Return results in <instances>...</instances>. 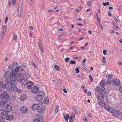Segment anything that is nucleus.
<instances>
[{
  "instance_id": "33",
  "label": "nucleus",
  "mask_w": 122,
  "mask_h": 122,
  "mask_svg": "<svg viewBox=\"0 0 122 122\" xmlns=\"http://www.w3.org/2000/svg\"><path fill=\"white\" fill-rule=\"evenodd\" d=\"M59 110V106L58 105H56V107L55 109V113H57Z\"/></svg>"
},
{
  "instance_id": "31",
  "label": "nucleus",
  "mask_w": 122,
  "mask_h": 122,
  "mask_svg": "<svg viewBox=\"0 0 122 122\" xmlns=\"http://www.w3.org/2000/svg\"><path fill=\"white\" fill-rule=\"evenodd\" d=\"M39 49H40L42 53H43L44 51V50L43 47H42V46H39Z\"/></svg>"
},
{
  "instance_id": "35",
  "label": "nucleus",
  "mask_w": 122,
  "mask_h": 122,
  "mask_svg": "<svg viewBox=\"0 0 122 122\" xmlns=\"http://www.w3.org/2000/svg\"><path fill=\"white\" fill-rule=\"evenodd\" d=\"M54 67L55 69H56L58 71H59L60 69V67L57 65H55L54 66Z\"/></svg>"
},
{
  "instance_id": "54",
  "label": "nucleus",
  "mask_w": 122,
  "mask_h": 122,
  "mask_svg": "<svg viewBox=\"0 0 122 122\" xmlns=\"http://www.w3.org/2000/svg\"><path fill=\"white\" fill-rule=\"evenodd\" d=\"M87 4L89 6H90L92 5L90 1H88Z\"/></svg>"
},
{
  "instance_id": "7",
  "label": "nucleus",
  "mask_w": 122,
  "mask_h": 122,
  "mask_svg": "<svg viewBox=\"0 0 122 122\" xmlns=\"http://www.w3.org/2000/svg\"><path fill=\"white\" fill-rule=\"evenodd\" d=\"M111 112L112 115L114 117H118L119 115V112L118 110L113 109L112 110Z\"/></svg>"
},
{
  "instance_id": "41",
  "label": "nucleus",
  "mask_w": 122,
  "mask_h": 122,
  "mask_svg": "<svg viewBox=\"0 0 122 122\" xmlns=\"http://www.w3.org/2000/svg\"><path fill=\"white\" fill-rule=\"evenodd\" d=\"M103 5L104 6H106L107 5H109V3L108 2H106L105 3L103 2L102 3Z\"/></svg>"
},
{
  "instance_id": "57",
  "label": "nucleus",
  "mask_w": 122,
  "mask_h": 122,
  "mask_svg": "<svg viewBox=\"0 0 122 122\" xmlns=\"http://www.w3.org/2000/svg\"><path fill=\"white\" fill-rule=\"evenodd\" d=\"M38 44L39 46H42V45H41V41H40V40L39 41Z\"/></svg>"
},
{
  "instance_id": "51",
  "label": "nucleus",
  "mask_w": 122,
  "mask_h": 122,
  "mask_svg": "<svg viewBox=\"0 0 122 122\" xmlns=\"http://www.w3.org/2000/svg\"><path fill=\"white\" fill-rule=\"evenodd\" d=\"M76 73H78L79 72V69L78 68H77L76 69Z\"/></svg>"
},
{
  "instance_id": "26",
  "label": "nucleus",
  "mask_w": 122,
  "mask_h": 122,
  "mask_svg": "<svg viewBox=\"0 0 122 122\" xmlns=\"http://www.w3.org/2000/svg\"><path fill=\"white\" fill-rule=\"evenodd\" d=\"M102 88H101L99 87H97L95 89V92L97 93L98 92L100 91L102 92V91H101V90H102Z\"/></svg>"
},
{
  "instance_id": "38",
  "label": "nucleus",
  "mask_w": 122,
  "mask_h": 122,
  "mask_svg": "<svg viewBox=\"0 0 122 122\" xmlns=\"http://www.w3.org/2000/svg\"><path fill=\"white\" fill-rule=\"evenodd\" d=\"M17 36L15 35V34H14L13 36V40H16L17 39Z\"/></svg>"
},
{
  "instance_id": "39",
  "label": "nucleus",
  "mask_w": 122,
  "mask_h": 122,
  "mask_svg": "<svg viewBox=\"0 0 122 122\" xmlns=\"http://www.w3.org/2000/svg\"><path fill=\"white\" fill-rule=\"evenodd\" d=\"M33 122H40V121L38 119L36 118L33 120Z\"/></svg>"
},
{
  "instance_id": "17",
  "label": "nucleus",
  "mask_w": 122,
  "mask_h": 122,
  "mask_svg": "<svg viewBox=\"0 0 122 122\" xmlns=\"http://www.w3.org/2000/svg\"><path fill=\"white\" fill-rule=\"evenodd\" d=\"M5 118L8 120L11 121L14 119V116L13 115H8L6 116Z\"/></svg>"
},
{
  "instance_id": "50",
  "label": "nucleus",
  "mask_w": 122,
  "mask_h": 122,
  "mask_svg": "<svg viewBox=\"0 0 122 122\" xmlns=\"http://www.w3.org/2000/svg\"><path fill=\"white\" fill-rule=\"evenodd\" d=\"M8 17H6L5 18V23H6L7 22V20H8Z\"/></svg>"
},
{
  "instance_id": "37",
  "label": "nucleus",
  "mask_w": 122,
  "mask_h": 122,
  "mask_svg": "<svg viewBox=\"0 0 122 122\" xmlns=\"http://www.w3.org/2000/svg\"><path fill=\"white\" fill-rule=\"evenodd\" d=\"M6 84H5V83L4 84H3L1 86L4 89H5L6 88Z\"/></svg>"
},
{
  "instance_id": "34",
  "label": "nucleus",
  "mask_w": 122,
  "mask_h": 122,
  "mask_svg": "<svg viewBox=\"0 0 122 122\" xmlns=\"http://www.w3.org/2000/svg\"><path fill=\"white\" fill-rule=\"evenodd\" d=\"M69 117V115L68 114H66V115L64 117V118L66 120H68Z\"/></svg>"
},
{
  "instance_id": "55",
  "label": "nucleus",
  "mask_w": 122,
  "mask_h": 122,
  "mask_svg": "<svg viewBox=\"0 0 122 122\" xmlns=\"http://www.w3.org/2000/svg\"><path fill=\"white\" fill-rule=\"evenodd\" d=\"M103 53L104 55H106L107 54L106 51V50H104L103 51Z\"/></svg>"
},
{
  "instance_id": "60",
  "label": "nucleus",
  "mask_w": 122,
  "mask_h": 122,
  "mask_svg": "<svg viewBox=\"0 0 122 122\" xmlns=\"http://www.w3.org/2000/svg\"><path fill=\"white\" fill-rule=\"evenodd\" d=\"M89 78L91 80H92L93 78L91 75H90L89 76Z\"/></svg>"
},
{
  "instance_id": "42",
  "label": "nucleus",
  "mask_w": 122,
  "mask_h": 122,
  "mask_svg": "<svg viewBox=\"0 0 122 122\" xmlns=\"http://www.w3.org/2000/svg\"><path fill=\"white\" fill-rule=\"evenodd\" d=\"M69 63L70 64H75L76 63L75 62L73 61L72 60H71L70 61Z\"/></svg>"
},
{
  "instance_id": "47",
  "label": "nucleus",
  "mask_w": 122,
  "mask_h": 122,
  "mask_svg": "<svg viewBox=\"0 0 122 122\" xmlns=\"http://www.w3.org/2000/svg\"><path fill=\"white\" fill-rule=\"evenodd\" d=\"M113 28L115 29L116 30L118 29V26L117 25H115L113 26Z\"/></svg>"
},
{
  "instance_id": "11",
  "label": "nucleus",
  "mask_w": 122,
  "mask_h": 122,
  "mask_svg": "<svg viewBox=\"0 0 122 122\" xmlns=\"http://www.w3.org/2000/svg\"><path fill=\"white\" fill-rule=\"evenodd\" d=\"M39 105L38 104H33L32 107V109L33 110H37L39 108Z\"/></svg>"
},
{
  "instance_id": "3",
  "label": "nucleus",
  "mask_w": 122,
  "mask_h": 122,
  "mask_svg": "<svg viewBox=\"0 0 122 122\" xmlns=\"http://www.w3.org/2000/svg\"><path fill=\"white\" fill-rule=\"evenodd\" d=\"M24 64H23L22 65L20 66H18L16 67L15 69V71L13 72L14 74H16L17 72H18L19 70L20 71H23L24 70V67L25 66Z\"/></svg>"
},
{
  "instance_id": "12",
  "label": "nucleus",
  "mask_w": 122,
  "mask_h": 122,
  "mask_svg": "<svg viewBox=\"0 0 122 122\" xmlns=\"http://www.w3.org/2000/svg\"><path fill=\"white\" fill-rule=\"evenodd\" d=\"M20 111L21 113L23 114H24L27 112L28 110L26 107L22 106L21 107Z\"/></svg>"
},
{
  "instance_id": "23",
  "label": "nucleus",
  "mask_w": 122,
  "mask_h": 122,
  "mask_svg": "<svg viewBox=\"0 0 122 122\" xmlns=\"http://www.w3.org/2000/svg\"><path fill=\"white\" fill-rule=\"evenodd\" d=\"M8 112H9L7 111L6 110H4L1 113V115L5 116L6 115H7L8 113Z\"/></svg>"
},
{
  "instance_id": "56",
  "label": "nucleus",
  "mask_w": 122,
  "mask_h": 122,
  "mask_svg": "<svg viewBox=\"0 0 122 122\" xmlns=\"http://www.w3.org/2000/svg\"><path fill=\"white\" fill-rule=\"evenodd\" d=\"M17 64V62H14L12 63V65L13 66H14L16 65V64Z\"/></svg>"
},
{
  "instance_id": "52",
  "label": "nucleus",
  "mask_w": 122,
  "mask_h": 122,
  "mask_svg": "<svg viewBox=\"0 0 122 122\" xmlns=\"http://www.w3.org/2000/svg\"><path fill=\"white\" fill-rule=\"evenodd\" d=\"M34 3L32 1V0H30V4L31 5H33Z\"/></svg>"
},
{
  "instance_id": "48",
  "label": "nucleus",
  "mask_w": 122,
  "mask_h": 122,
  "mask_svg": "<svg viewBox=\"0 0 122 122\" xmlns=\"http://www.w3.org/2000/svg\"><path fill=\"white\" fill-rule=\"evenodd\" d=\"M119 90L120 92L122 93V85L120 86L119 88Z\"/></svg>"
},
{
  "instance_id": "27",
  "label": "nucleus",
  "mask_w": 122,
  "mask_h": 122,
  "mask_svg": "<svg viewBox=\"0 0 122 122\" xmlns=\"http://www.w3.org/2000/svg\"><path fill=\"white\" fill-rule=\"evenodd\" d=\"M44 102L45 103H47L48 102V98L47 97H46L44 99Z\"/></svg>"
},
{
  "instance_id": "44",
  "label": "nucleus",
  "mask_w": 122,
  "mask_h": 122,
  "mask_svg": "<svg viewBox=\"0 0 122 122\" xmlns=\"http://www.w3.org/2000/svg\"><path fill=\"white\" fill-rule=\"evenodd\" d=\"M69 58L68 57H67L65 59V61L66 62H68L69 61Z\"/></svg>"
},
{
  "instance_id": "9",
  "label": "nucleus",
  "mask_w": 122,
  "mask_h": 122,
  "mask_svg": "<svg viewBox=\"0 0 122 122\" xmlns=\"http://www.w3.org/2000/svg\"><path fill=\"white\" fill-rule=\"evenodd\" d=\"M3 30H2L0 34L3 37L4 36L5 33L7 28V26L5 25H4L3 26Z\"/></svg>"
},
{
  "instance_id": "29",
  "label": "nucleus",
  "mask_w": 122,
  "mask_h": 122,
  "mask_svg": "<svg viewBox=\"0 0 122 122\" xmlns=\"http://www.w3.org/2000/svg\"><path fill=\"white\" fill-rule=\"evenodd\" d=\"M3 106H0V113L2 112L3 111H4V107H3Z\"/></svg>"
},
{
  "instance_id": "2",
  "label": "nucleus",
  "mask_w": 122,
  "mask_h": 122,
  "mask_svg": "<svg viewBox=\"0 0 122 122\" xmlns=\"http://www.w3.org/2000/svg\"><path fill=\"white\" fill-rule=\"evenodd\" d=\"M16 75V74L15 73L12 75V78H6L5 80V82L6 83H10L12 85L15 84L16 83L15 78Z\"/></svg>"
},
{
  "instance_id": "18",
  "label": "nucleus",
  "mask_w": 122,
  "mask_h": 122,
  "mask_svg": "<svg viewBox=\"0 0 122 122\" xmlns=\"http://www.w3.org/2000/svg\"><path fill=\"white\" fill-rule=\"evenodd\" d=\"M6 85V89L8 90H10L11 88L12 85L10 83H7Z\"/></svg>"
},
{
  "instance_id": "59",
  "label": "nucleus",
  "mask_w": 122,
  "mask_h": 122,
  "mask_svg": "<svg viewBox=\"0 0 122 122\" xmlns=\"http://www.w3.org/2000/svg\"><path fill=\"white\" fill-rule=\"evenodd\" d=\"M88 116L89 117H92V115L90 114V113H88Z\"/></svg>"
},
{
  "instance_id": "64",
  "label": "nucleus",
  "mask_w": 122,
  "mask_h": 122,
  "mask_svg": "<svg viewBox=\"0 0 122 122\" xmlns=\"http://www.w3.org/2000/svg\"><path fill=\"white\" fill-rule=\"evenodd\" d=\"M117 64L119 65L122 66V63L120 62H118Z\"/></svg>"
},
{
  "instance_id": "58",
  "label": "nucleus",
  "mask_w": 122,
  "mask_h": 122,
  "mask_svg": "<svg viewBox=\"0 0 122 122\" xmlns=\"http://www.w3.org/2000/svg\"><path fill=\"white\" fill-rule=\"evenodd\" d=\"M73 109L74 110V111L76 113L77 112V111L76 110V109L75 108V107H73Z\"/></svg>"
},
{
  "instance_id": "13",
  "label": "nucleus",
  "mask_w": 122,
  "mask_h": 122,
  "mask_svg": "<svg viewBox=\"0 0 122 122\" xmlns=\"http://www.w3.org/2000/svg\"><path fill=\"white\" fill-rule=\"evenodd\" d=\"M113 81L115 85L116 86H118L120 84V81L118 79L115 78L113 80Z\"/></svg>"
},
{
  "instance_id": "53",
  "label": "nucleus",
  "mask_w": 122,
  "mask_h": 122,
  "mask_svg": "<svg viewBox=\"0 0 122 122\" xmlns=\"http://www.w3.org/2000/svg\"><path fill=\"white\" fill-rule=\"evenodd\" d=\"M32 64L36 68H37V66L35 64V63L33 62H32Z\"/></svg>"
},
{
  "instance_id": "49",
  "label": "nucleus",
  "mask_w": 122,
  "mask_h": 122,
  "mask_svg": "<svg viewBox=\"0 0 122 122\" xmlns=\"http://www.w3.org/2000/svg\"><path fill=\"white\" fill-rule=\"evenodd\" d=\"M16 2V0H12V4L13 5H15Z\"/></svg>"
},
{
  "instance_id": "24",
  "label": "nucleus",
  "mask_w": 122,
  "mask_h": 122,
  "mask_svg": "<svg viewBox=\"0 0 122 122\" xmlns=\"http://www.w3.org/2000/svg\"><path fill=\"white\" fill-rule=\"evenodd\" d=\"M99 105L102 106H103L105 105V103L103 102L102 100H100L99 101Z\"/></svg>"
},
{
  "instance_id": "25",
  "label": "nucleus",
  "mask_w": 122,
  "mask_h": 122,
  "mask_svg": "<svg viewBox=\"0 0 122 122\" xmlns=\"http://www.w3.org/2000/svg\"><path fill=\"white\" fill-rule=\"evenodd\" d=\"M20 99L21 101H24L25 100L26 98L25 96L21 95L20 97Z\"/></svg>"
},
{
  "instance_id": "5",
  "label": "nucleus",
  "mask_w": 122,
  "mask_h": 122,
  "mask_svg": "<svg viewBox=\"0 0 122 122\" xmlns=\"http://www.w3.org/2000/svg\"><path fill=\"white\" fill-rule=\"evenodd\" d=\"M6 100H7V102L8 103V105H5L4 106H3V107H4V110H6L7 111L10 112L11 110L12 107L11 106H10V104L9 103L10 102L9 101H8L7 100V99Z\"/></svg>"
},
{
  "instance_id": "6",
  "label": "nucleus",
  "mask_w": 122,
  "mask_h": 122,
  "mask_svg": "<svg viewBox=\"0 0 122 122\" xmlns=\"http://www.w3.org/2000/svg\"><path fill=\"white\" fill-rule=\"evenodd\" d=\"M14 72V71H12V73H11V72L10 71L6 72L5 73V76L6 77H7V78H12V75L14 74H13Z\"/></svg>"
},
{
  "instance_id": "20",
  "label": "nucleus",
  "mask_w": 122,
  "mask_h": 122,
  "mask_svg": "<svg viewBox=\"0 0 122 122\" xmlns=\"http://www.w3.org/2000/svg\"><path fill=\"white\" fill-rule=\"evenodd\" d=\"M22 6V5L21 0H20L19 2L18 5V9L19 10H21V8Z\"/></svg>"
},
{
  "instance_id": "28",
  "label": "nucleus",
  "mask_w": 122,
  "mask_h": 122,
  "mask_svg": "<svg viewBox=\"0 0 122 122\" xmlns=\"http://www.w3.org/2000/svg\"><path fill=\"white\" fill-rule=\"evenodd\" d=\"M106 76L107 78L110 79L113 77V75L110 74L106 75Z\"/></svg>"
},
{
  "instance_id": "63",
  "label": "nucleus",
  "mask_w": 122,
  "mask_h": 122,
  "mask_svg": "<svg viewBox=\"0 0 122 122\" xmlns=\"http://www.w3.org/2000/svg\"><path fill=\"white\" fill-rule=\"evenodd\" d=\"M108 14L110 16H111L112 15L111 14L110 11H109L108 12Z\"/></svg>"
},
{
  "instance_id": "15",
  "label": "nucleus",
  "mask_w": 122,
  "mask_h": 122,
  "mask_svg": "<svg viewBox=\"0 0 122 122\" xmlns=\"http://www.w3.org/2000/svg\"><path fill=\"white\" fill-rule=\"evenodd\" d=\"M35 99L37 101H40L43 99V97L42 95H39L35 97Z\"/></svg>"
},
{
  "instance_id": "40",
  "label": "nucleus",
  "mask_w": 122,
  "mask_h": 122,
  "mask_svg": "<svg viewBox=\"0 0 122 122\" xmlns=\"http://www.w3.org/2000/svg\"><path fill=\"white\" fill-rule=\"evenodd\" d=\"M13 65H9L8 67L9 68V69L10 70H12L13 69Z\"/></svg>"
},
{
  "instance_id": "45",
  "label": "nucleus",
  "mask_w": 122,
  "mask_h": 122,
  "mask_svg": "<svg viewBox=\"0 0 122 122\" xmlns=\"http://www.w3.org/2000/svg\"><path fill=\"white\" fill-rule=\"evenodd\" d=\"M102 62L104 63L106 62V61L105 60V58L104 57H103L102 58Z\"/></svg>"
},
{
  "instance_id": "43",
  "label": "nucleus",
  "mask_w": 122,
  "mask_h": 122,
  "mask_svg": "<svg viewBox=\"0 0 122 122\" xmlns=\"http://www.w3.org/2000/svg\"><path fill=\"white\" fill-rule=\"evenodd\" d=\"M18 16L19 18H20L21 16L20 14H21V10H18Z\"/></svg>"
},
{
  "instance_id": "8",
  "label": "nucleus",
  "mask_w": 122,
  "mask_h": 122,
  "mask_svg": "<svg viewBox=\"0 0 122 122\" xmlns=\"http://www.w3.org/2000/svg\"><path fill=\"white\" fill-rule=\"evenodd\" d=\"M39 90V88L37 86H34L32 87L31 89V91L32 93L34 94L37 93Z\"/></svg>"
},
{
  "instance_id": "62",
  "label": "nucleus",
  "mask_w": 122,
  "mask_h": 122,
  "mask_svg": "<svg viewBox=\"0 0 122 122\" xmlns=\"http://www.w3.org/2000/svg\"><path fill=\"white\" fill-rule=\"evenodd\" d=\"M91 94V92H88L87 93V95L89 96H90Z\"/></svg>"
},
{
  "instance_id": "61",
  "label": "nucleus",
  "mask_w": 122,
  "mask_h": 122,
  "mask_svg": "<svg viewBox=\"0 0 122 122\" xmlns=\"http://www.w3.org/2000/svg\"><path fill=\"white\" fill-rule=\"evenodd\" d=\"M114 20H115V22L117 23V22L118 21V20L115 17L114 18Z\"/></svg>"
},
{
  "instance_id": "46",
  "label": "nucleus",
  "mask_w": 122,
  "mask_h": 122,
  "mask_svg": "<svg viewBox=\"0 0 122 122\" xmlns=\"http://www.w3.org/2000/svg\"><path fill=\"white\" fill-rule=\"evenodd\" d=\"M64 88L63 89V91L65 93H67V91L66 90V88H65L64 87Z\"/></svg>"
},
{
  "instance_id": "1",
  "label": "nucleus",
  "mask_w": 122,
  "mask_h": 122,
  "mask_svg": "<svg viewBox=\"0 0 122 122\" xmlns=\"http://www.w3.org/2000/svg\"><path fill=\"white\" fill-rule=\"evenodd\" d=\"M9 94L6 92H3L0 96V105L1 106H4L8 105L6 99L9 98Z\"/></svg>"
},
{
  "instance_id": "22",
  "label": "nucleus",
  "mask_w": 122,
  "mask_h": 122,
  "mask_svg": "<svg viewBox=\"0 0 122 122\" xmlns=\"http://www.w3.org/2000/svg\"><path fill=\"white\" fill-rule=\"evenodd\" d=\"M11 89L14 92L16 91L17 90V87L16 86L14 85H12V87Z\"/></svg>"
},
{
  "instance_id": "21",
  "label": "nucleus",
  "mask_w": 122,
  "mask_h": 122,
  "mask_svg": "<svg viewBox=\"0 0 122 122\" xmlns=\"http://www.w3.org/2000/svg\"><path fill=\"white\" fill-rule=\"evenodd\" d=\"M105 109L108 112H110L111 110L109 106L107 105H106L104 106Z\"/></svg>"
},
{
  "instance_id": "16",
  "label": "nucleus",
  "mask_w": 122,
  "mask_h": 122,
  "mask_svg": "<svg viewBox=\"0 0 122 122\" xmlns=\"http://www.w3.org/2000/svg\"><path fill=\"white\" fill-rule=\"evenodd\" d=\"M75 115L73 113H72L71 116H70V117L69 119V120L70 122H73L74 121V119L75 117Z\"/></svg>"
},
{
  "instance_id": "19",
  "label": "nucleus",
  "mask_w": 122,
  "mask_h": 122,
  "mask_svg": "<svg viewBox=\"0 0 122 122\" xmlns=\"http://www.w3.org/2000/svg\"><path fill=\"white\" fill-rule=\"evenodd\" d=\"M101 86L102 87H104L106 85L105 81L104 80H102L100 83Z\"/></svg>"
},
{
  "instance_id": "32",
  "label": "nucleus",
  "mask_w": 122,
  "mask_h": 122,
  "mask_svg": "<svg viewBox=\"0 0 122 122\" xmlns=\"http://www.w3.org/2000/svg\"><path fill=\"white\" fill-rule=\"evenodd\" d=\"M5 119L2 117H0V122H5Z\"/></svg>"
},
{
  "instance_id": "4",
  "label": "nucleus",
  "mask_w": 122,
  "mask_h": 122,
  "mask_svg": "<svg viewBox=\"0 0 122 122\" xmlns=\"http://www.w3.org/2000/svg\"><path fill=\"white\" fill-rule=\"evenodd\" d=\"M19 80L20 81L21 83L24 86H25L27 84L28 81L25 78H22V77H20L19 78Z\"/></svg>"
},
{
  "instance_id": "36",
  "label": "nucleus",
  "mask_w": 122,
  "mask_h": 122,
  "mask_svg": "<svg viewBox=\"0 0 122 122\" xmlns=\"http://www.w3.org/2000/svg\"><path fill=\"white\" fill-rule=\"evenodd\" d=\"M112 83V81L109 80H108L106 82L107 84L108 85H110Z\"/></svg>"
},
{
  "instance_id": "30",
  "label": "nucleus",
  "mask_w": 122,
  "mask_h": 122,
  "mask_svg": "<svg viewBox=\"0 0 122 122\" xmlns=\"http://www.w3.org/2000/svg\"><path fill=\"white\" fill-rule=\"evenodd\" d=\"M38 94L39 95H42V96L43 97H44V96H45V93L44 92H39V93Z\"/></svg>"
},
{
  "instance_id": "10",
  "label": "nucleus",
  "mask_w": 122,
  "mask_h": 122,
  "mask_svg": "<svg viewBox=\"0 0 122 122\" xmlns=\"http://www.w3.org/2000/svg\"><path fill=\"white\" fill-rule=\"evenodd\" d=\"M104 96L103 93H99L97 94V97L99 100H102L104 98Z\"/></svg>"
},
{
  "instance_id": "14",
  "label": "nucleus",
  "mask_w": 122,
  "mask_h": 122,
  "mask_svg": "<svg viewBox=\"0 0 122 122\" xmlns=\"http://www.w3.org/2000/svg\"><path fill=\"white\" fill-rule=\"evenodd\" d=\"M34 83L31 81H28V85L27 86V87L28 89H30L33 85Z\"/></svg>"
}]
</instances>
